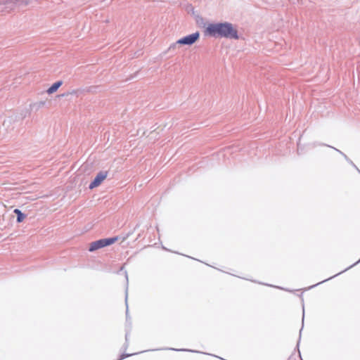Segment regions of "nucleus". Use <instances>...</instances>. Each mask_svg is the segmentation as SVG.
<instances>
[{
	"instance_id": "f257e3e1",
	"label": "nucleus",
	"mask_w": 360,
	"mask_h": 360,
	"mask_svg": "<svg viewBox=\"0 0 360 360\" xmlns=\"http://www.w3.org/2000/svg\"><path fill=\"white\" fill-rule=\"evenodd\" d=\"M205 34L213 37L239 38L237 29L230 22L210 23L206 27Z\"/></svg>"
},
{
	"instance_id": "f03ea898",
	"label": "nucleus",
	"mask_w": 360,
	"mask_h": 360,
	"mask_svg": "<svg viewBox=\"0 0 360 360\" xmlns=\"http://www.w3.org/2000/svg\"><path fill=\"white\" fill-rule=\"evenodd\" d=\"M118 240V237L110 238H103L94 241L89 244V250L90 252L96 251L100 248L110 245Z\"/></svg>"
},
{
	"instance_id": "7ed1b4c3",
	"label": "nucleus",
	"mask_w": 360,
	"mask_h": 360,
	"mask_svg": "<svg viewBox=\"0 0 360 360\" xmlns=\"http://www.w3.org/2000/svg\"><path fill=\"white\" fill-rule=\"evenodd\" d=\"M200 38V33L198 32H194L191 34L185 36L176 41V44L183 46H191L194 44Z\"/></svg>"
},
{
	"instance_id": "20e7f679",
	"label": "nucleus",
	"mask_w": 360,
	"mask_h": 360,
	"mask_svg": "<svg viewBox=\"0 0 360 360\" xmlns=\"http://www.w3.org/2000/svg\"><path fill=\"white\" fill-rule=\"evenodd\" d=\"M108 172L107 171H101L97 174L94 179L89 184V188L93 189L99 186L101 183L107 178Z\"/></svg>"
},
{
	"instance_id": "39448f33",
	"label": "nucleus",
	"mask_w": 360,
	"mask_h": 360,
	"mask_svg": "<svg viewBox=\"0 0 360 360\" xmlns=\"http://www.w3.org/2000/svg\"><path fill=\"white\" fill-rule=\"evenodd\" d=\"M63 82L62 81H58V82H55L54 84H53L48 89H47V93L49 94H51L54 92H56L58 89L62 85Z\"/></svg>"
},
{
	"instance_id": "423d86ee",
	"label": "nucleus",
	"mask_w": 360,
	"mask_h": 360,
	"mask_svg": "<svg viewBox=\"0 0 360 360\" xmlns=\"http://www.w3.org/2000/svg\"><path fill=\"white\" fill-rule=\"evenodd\" d=\"M14 213L17 214V221L18 222H22L25 218V215L21 212V211L18 209L14 210Z\"/></svg>"
},
{
	"instance_id": "0eeeda50",
	"label": "nucleus",
	"mask_w": 360,
	"mask_h": 360,
	"mask_svg": "<svg viewBox=\"0 0 360 360\" xmlns=\"http://www.w3.org/2000/svg\"><path fill=\"white\" fill-rule=\"evenodd\" d=\"M129 355L122 354V355L120 356V357L117 360H122V359H124L125 357H127Z\"/></svg>"
},
{
	"instance_id": "6e6552de",
	"label": "nucleus",
	"mask_w": 360,
	"mask_h": 360,
	"mask_svg": "<svg viewBox=\"0 0 360 360\" xmlns=\"http://www.w3.org/2000/svg\"><path fill=\"white\" fill-rule=\"evenodd\" d=\"M359 262H360V259L356 263H359Z\"/></svg>"
}]
</instances>
